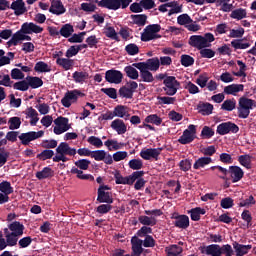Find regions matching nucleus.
<instances>
[{"label": "nucleus", "mask_w": 256, "mask_h": 256, "mask_svg": "<svg viewBox=\"0 0 256 256\" xmlns=\"http://www.w3.org/2000/svg\"><path fill=\"white\" fill-rule=\"evenodd\" d=\"M23 231H25V226L19 221H14L8 224V227L4 228L7 245H9V247H15L19 238L23 235Z\"/></svg>", "instance_id": "nucleus-1"}, {"label": "nucleus", "mask_w": 256, "mask_h": 256, "mask_svg": "<svg viewBox=\"0 0 256 256\" xmlns=\"http://www.w3.org/2000/svg\"><path fill=\"white\" fill-rule=\"evenodd\" d=\"M215 41V36L212 33H206L204 36L201 35H193L189 38V45L194 47V49H206L207 47H211V43Z\"/></svg>", "instance_id": "nucleus-2"}, {"label": "nucleus", "mask_w": 256, "mask_h": 256, "mask_svg": "<svg viewBox=\"0 0 256 256\" xmlns=\"http://www.w3.org/2000/svg\"><path fill=\"white\" fill-rule=\"evenodd\" d=\"M66 155L74 157V155H77V149L71 148L66 142H61L56 148V156L53 158V161L55 163H59L60 161L67 163L69 158Z\"/></svg>", "instance_id": "nucleus-3"}, {"label": "nucleus", "mask_w": 256, "mask_h": 256, "mask_svg": "<svg viewBox=\"0 0 256 256\" xmlns=\"http://www.w3.org/2000/svg\"><path fill=\"white\" fill-rule=\"evenodd\" d=\"M256 108V101L250 98L241 97L238 102V117L240 119H247L251 110Z\"/></svg>", "instance_id": "nucleus-4"}, {"label": "nucleus", "mask_w": 256, "mask_h": 256, "mask_svg": "<svg viewBox=\"0 0 256 256\" xmlns=\"http://www.w3.org/2000/svg\"><path fill=\"white\" fill-rule=\"evenodd\" d=\"M133 0H101L98 2V7H104L110 11H119V9H127Z\"/></svg>", "instance_id": "nucleus-5"}, {"label": "nucleus", "mask_w": 256, "mask_h": 256, "mask_svg": "<svg viewBox=\"0 0 256 256\" xmlns=\"http://www.w3.org/2000/svg\"><path fill=\"white\" fill-rule=\"evenodd\" d=\"M145 175L144 171H135L131 175L123 177L121 173L116 172L114 174V179L116 185H133L139 179L140 177H143Z\"/></svg>", "instance_id": "nucleus-6"}, {"label": "nucleus", "mask_w": 256, "mask_h": 256, "mask_svg": "<svg viewBox=\"0 0 256 256\" xmlns=\"http://www.w3.org/2000/svg\"><path fill=\"white\" fill-rule=\"evenodd\" d=\"M159 31H161V25H148L141 34V41L147 42L153 41V39H161V35L157 34Z\"/></svg>", "instance_id": "nucleus-7"}, {"label": "nucleus", "mask_w": 256, "mask_h": 256, "mask_svg": "<svg viewBox=\"0 0 256 256\" xmlns=\"http://www.w3.org/2000/svg\"><path fill=\"white\" fill-rule=\"evenodd\" d=\"M162 79H164L163 84L166 95H169L170 97L175 95L179 87H181L177 78H175V76H167L165 78L162 77Z\"/></svg>", "instance_id": "nucleus-8"}, {"label": "nucleus", "mask_w": 256, "mask_h": 256, "mask_svg": "<svg viewBox=\"0 0 256 256\" xmlns=\"http://www.w3.org/2000/svg\"><path fill=\"white\" fill-rule=\"evenodd\" d=\"M54 128L53 131L55 135H63V133H67L69 129H71V123H69V118L59 116L54 120Z\"/></svg>", "instance_id": "nucleus-9"}, {"label": "nucleus", "mask_w": 256, "mask_h": 256, "mask_svg": "<svg viewBox=\"0 0 256 256\" xmlns=\"http://www.w3.org/2000/svg\"><path fill=\"white\" fill-rule=\"evenodd\" d=\"M195 137H197V127L190 124L188 129L183 131V134L178 139V143L181 145H189V143H193V141H195Z\"/></svg>", "instance_id": "nucleus-10"}, {"label": "nucleus", "mask_w": 256, "mask_h": 256, "mask_svg": "<svg viewBox=\"0 0 256 256\" xmlns=\"http://www.w3.org/2000/svg\"><path fill=\"white\" fill-rule=\"evenodd\" d=\"M111 188L107 185H100L98 188V203H108L111 205L113 203V195L111 194Z\"/></svg>", "instance_id": "nucleus-11"}, {"label": "nucleus", "mask_w": 256, "mask_h": 256, "mask_svg": "<svg viewBox=\"0 0 256 256\" xmlns=\"http://www.w3.org/2000/svg\"><path fill=\"white\" fill-rule=\"evenodd\" d=\"M45 135V131L40 130L38 132L30 131L26 133H22L18 136V139H20L22 145H29L31 141H35L37 139H41Z\"/></svg>", "instance_id": "nucleus-12"}, {"label": "nucleus", "mask_w": 256, "mask_h": 256, "mask_svg": "<svg viewBox=\"0 0 256 256\" xmlns=\"http://www.w3.org/2000/svg\"><path fill=\"white\" fill-rule=\"evenodd\" d=\"M20 41H31V36L27 35L24 31L23 28L21 27V29L19 31H17L16 33H14L11 37V39L7 42V45L9 47H12V45L14 47H16V45H19Z\"/></svg>", "instance_id": "nucleus-13"}, {"label": "nucleus", "mask_w": 256, "mask_h": 256, "mask_svg": "<svg viewBox=\"0 0 256 256\" xmlns=\"http://www.w3.org/2000/svg\"><path fill=\"white\" fill-rule=\"evenodd\" d=\"M81 92L79 90H71L65 93L64 97L61 100L63 107L69 108L77 99H79Z\"/></svg>", "instance_id": "nucleus-14"}, {"label": "nucleus", "mask_w": 256, "mask_h": 256, "mask_svg": "<svg viewBox=\"0 0 256 256\" xmlns=\"http://www.w3.org/2000/svg\"><path fill=\"white\" fill-rule=\"evenodd\" d=\"M219 135H227L228 133H239V126L232 122H224L217 126Z\"/></svg>", "instance_id": "nucleus-15"}, {"label": "nucleus", "mask_w": 256, "mask_h": 256, "mask_svg": "<svg viewBox=\"0 0 256 256\" xmlns=\"http://www.w3.org/2000/svg\"><path fill=\"white\" fill-rule=\"evenodd\" d=\"M161 148H146L141 150L140 157L145 161H150V159H155L157 161L159 155H161Z\"/></svg>", "instance_id": "nucleus-16"}, {"label": "nucleus", "mask_w": 256, "mask_h": 256, "mask_svg": "<svg viewBox=\"0 0 256 256\" xmlns=\"http://www.w3.org/2000/svg\"><path fill=\"white\" fill-rule=\"evenodd\" d=\"M105 79L108 83L119 85L123 81V73L119 70H108L105 73Z\"/></svg>", "instance_id": "nucleus-17"}, {"label": "nucleus", "mask_w": 256, "mask_h": 256, "mask_svg": "<svg viewBox=\"0 0 256 256\" xmlns=\"http://www.w3.org/2000/svg\"><path fill=\"white\" fill-rule=\"evenodd\" d=\"M136 65H139L148 71H158L161 63L159 62V58H151L146 62L136 63Z\"/></svg>", "instance_id": "nucleus-18"}, {"label": "nucleus", "mask_w": 256, "mask_h": 256, "mask_svg": "<svg viewBox=\"0 0 256 256\" xmlns=\"http://www.w3.org/2000/svg\"><path fill=\"white\" fill-rule=\"evenodd\" d=\"M49 11L53 15L59 16V15H64V13L67 12V8H65V5H63V2H61V0H52Z\"/></svg>", "instance_id": "nucleus-19"}, {"label": "nucleus", "mask_w": 256, "mask_h": 256, "mask_svg": "<svg viewBox=\"0 0 256 256\" xmlns=\"http://www.w3.org/2000/svg\"><path fill=\"white\" fill-rule=\"evenodd\" d=\"M228 173L232 179V183H239L243 179V175H245V172L239 166H230Z\"/></svg>", "instance_id": "nucleus-20"}, {"label": "nucleus", "mask_w": 256, "mask_h": 256, "mask_svg": "<svg viewBox=\"0 0 256 256\" xmlns=\"http://www.w3.org/2000/svg\"><path fill=\"white\" fill-rule=\"evenodd\" d=\"M22 31L26 33V35H33V33H43V27L33 23V22H25L21 26Z\"/></svg>", "instance_id": "nucleus-21"}, {"label": "nucleus", "mask_w": 256, "mask_h": 256, "mask_svg": "<svg viewBox=\"0 0 256 256\" xmlns=\"http://www.w3.org/2000/svg\"><path fill=\"white\" fill-rule=\"evenodd\" d=\"M133 67H136L140 71V77L144 83H153L155 81V77H153V73H151L146 68H143V66H140L139 64H133Z\"/></svg>", "instance_id": "nucleus-22"}, {"label": "nucleus", "mask_w": 256, "mask_h": 256, "mask_svg": "<svg viewBox=\"0 0 256 256\" xmlns=\"http://www.w3.org/2000/svg\"><path fill=\"white\" fill-rule=\"evenodd\" d=\"M26 119H30V125L35 127L39 123V112L33 107H28L24 112Z\"/></svg>", "instance_id": "nucleus-23"}, {"label": "nucleus", "mask_w": 256, "mask_h": 256, "mask_svg": "<svg viewBox=\"0 0 256 256\" xmlns=\"http://www.w3.org/2000/svg\"><path fill=\"white\" fill-rule=\"evenodd\" d=\"M111 129L116 131L118 135H125L127 133V125L121 119H115L111 122Z\"/></svg>", "instance_id": "nucleus-24"}, {"label": "nucleus", "mask_w": 256, "mask_h": 256, "mask_svg": "<svg viewBox=\"0 0 256 256\" xmlns=\"http://www.w3.org/2000/svg\"><path fill=\"white\" fill-rule=\"evenodd\" d=\"M9 9H12V11H14V15L17 16L27 13V8L25 7V2L23 0H16L12 2Z\"/></svg>", "instance_id": "nucleus-25"}, {"label": "nucleus", "mask_w": 256, "mask_h": 256, "mask_svg": "<svg viewBox=\"0 0 256 256\" xmlns=\"http://www.w3.org/2000/svg\"><path fill=\"white\" fill-rule=\"evenodd\" d=\"M72 78L76 83L83 85V83H87V81H89L90 76L89 72L78 70L72 74Z\"/></svg>", "instance_id": "nucleus-26"}, {"label": "nucleus", "mask_w": 256, "mask_h": 256, "mask_svg": "<svg viewBox=\"0 0 256 256\" xmlns=\"http://www.w3.org/2000/svg\"><path fill=\"white\" fill-rule=\"evenodd\" d=\"M72 175H76L77 179H81L82 181H95V177L91 174L83 173V170L77 167H72L70 170Z\"/></svg>", "instance_id": "nucleus-27"}, {"label": "nucleus", "mask_w": 256, "mask_h": 256, "mask_svg": "<svg viewBox=\"0 0 256 256\" xmlns=\"http://www.w3.org/2000/svg\"><path fill=\"white\" fill-rule=\"evenodd\" d=\"M245 90V86L243 84H231L224 87V93L226 95H234L236 96L237 93H241Z\"/></svg>", "instance_id": "nucleus-28"}, {"label": "nucleus", "mask_w": 256, "mask_h": 256, "mask_svg": "<svg viewBox=\"0 0 256 256\" xmlns=\"http://www.w3.org/2000/svg\"><path fill=\"white\" fill-rule=\"evenodd\" d=\"M174 225L175 227H178V229H187L189 227V216L187 215H179V216H173Z\"/></svg>", "instance_id": "nucleus-29"}, {"label": "nucleus", "mask_w": 256, "mask_h": 256, "mask_svg": "<svg viewBox=\"0 0 256 256\" xmlns=\"http://www.w3.org/2000/svg\"><path fill=\"white\" fill-rule=\"evenodd\" d=\"M114 115L115 117H119L120 119H129L131 115L129 114V108L127 106L118 105L114 108Z\"/></svg>", "instance_id": "nucleus-30"}, {"label": "nucleus", "mask_w": 256, "mask_h": 256, "mask_svg": "<svg viewBox=\"0 0 256 256\" xmlns=\"http://www.w3.org/2000/svg\"><path fill=\"white\" fill-rule=\"evenodd\" d=\"M233 249L235 250L236 256H244L251 251V245L239 244V242H233Z\"/></svg>", "instance_id": "nucleus-31"}, {"label": "nucleus", "mask_w": 256, "mask_h": 256, "mask_svg": "<svg viewBox=\"0 0 256 256\" xmlns=\"http://www.w3.org/2000/svg\"><path fill=\"white\" fill-rule=\"evenodd\" d=\"M132 243V250H133V255L134 256H139L141 253H143V240L133 237L131 239Z\"/></svg>", "instance_id": "nucleus-32"}, {"label": "nucleus", "mask_w": 256, "mask_h": 256, "mask_svg": "<svg viewBox=\"0 0 256 256\" xmlns=\"http://www.w3.org/2000/svg\"><path fill=\"white\" fill-rule=\"evenodd\" d=\"M105 147L108 151H119L122 147H125L124 143H121L115 139H108L104 142Z\"/></svg>", "instance_id": "nucleus-33"}, {"label": "nucleus", "mask_w": 256, "mask_h": 256, "mask_svg": "<svg viewBox=\"0 0 256 256\" xmlns=\"http://www.w3.org/2000/svg\"><path fill=\"white\" fill-rule=\"evenodd\" d=\"M56 63L59 67H63L65 71L73 69V65H75V61L69 58H57Z\"/></svg>", "instance_id": "nucleus-34"}, {"label": "nucleus", "mask_w": 256, "mask_h": 256, "mask_svg": "<svg viewBox=\"0 0 256 256\" xmlns=\"http://www.w3.org/2000/svg\"><path fill=\"white\" fill-rule=\"evenodd\" d=\"M211 163H213V159L211 157H201L195 161L193 168L203 169L204 167H207V165H211Z\"/></svg>", "instance_id": "nucleus-35"}, {"label": "nucleus", "mask_w": 256, "mask_h": 256, "mask_svg": "<svg viewBox=\"0 0 256 256\" xmlns=\"http://www.w3.org/2000/svg\"><path fill=\"white\" fill-rule=\"evenodd\" d=\"M138 221L139 223H141V225H146V227H154V225H157V218H155V216H139L138 217Z\"/></svg>", "instance_id": "nucleus-36"}, {"label": "nucleus", "mask_w": 256, "mask_h": 256, "mask_svg": "<svg viewBox=\"0 0 256 256\" xmlns=\"http://www.w3.org/2000/svg\"><path fill=\"white\" fill-rule=\"evenodd\" d=\"M165 252L167 253L166 256H181V253H183V248L181 246L173 244L167 246L165 248Z\"/></svg>", "instance_id": "nucleus-37"}, {"label": "nucleus", "mask_w": 256, "mask_h": 256, "mask_svg": "<svg viewBox=\"0 0 256 256\" xmlns=\"http://www.w3.org/2000/svg\"><path fill=\"white\" fill-rule=\"evenodd\" d=\"M26 81L28 82V87L32 89H39V87H43V80L39 77H26Z\"/></svg>", "instance_id": "nucleus-38"}, {"label": "nucleus", "mask_w": 256, "mask_h": 256, "mask_svg": "<svg viewBox=\"0 0 256 256\" xmlns=\"http://www.w3.org/2000/svg\"><path fill=\"white\" fill-rule=\"evenodd\" d=\"M124 72L126 73L127 77H129V79H139V71H137V67L133 66V64L131 66H126L124 68Z\"/></svg>", "instance_id": "nucleus-39"}, {"label": "nucleus", "mask_w": 256, "mask_h": 256, "mask_svg": "<svg viewBox=\"0 0 256 256\" xmlns=\"http://www.w3.org/2000/svg\"><path fill=\"white\" fill-rule=\"evenodd\" d=\"M231 19H237V21H241V19H245L247 17V10L243 8L235 9L230 14Z\"/></svg>", "instance_id": "nucleus-40"}, {"label": "nucleus", "mask_w": 256, "mask_h": 256, "mask_svg": "<svg viewBox=\"0 0 256 256\" xmlns=\"http://www.w3.org/2000/svg\"><path fill=\"white\" fill-rule=\"evenodd\" d=\"M206 255L221 256V246L218 244L208 245L205 249Z\"/></svg>", "instance_id": "nucleus-41"}, {"label": "nucleus", "mask_w": 256, "mask_h": 256, "mask_svg": "<svg viewBox=\"0 0 256 256\" xmlns=\"http://www.w3.org/2000/svg\"><path fill=\"white\" fill-rule=\"evenodd\" d=\"M53 175L54 172L49 167H45L43 170L36 173V177L39 179V181H42V179H49V177H53Z\"/></svg>", "instance_id": "nucleus-42"}, {"label": "nucleus", "mask_w": 256, "mask_h": 256, "mask_svg": "<svg viewBox=\"0 0 256 256\" xmlns=\"http://www.w3.org/2000/svg\"><path fill=\"white\" fill-rule=\"evenodd\" d=\"M73 33H75V29L71 24H65L60 29V35L62 37H65V39H69V37L73 35Z\"/></svg>", "instance_id": "nucleus-43"}, {"label": "nucleus", "mask_w": 256, "mask_h": 256, "mask_svg": "<svg viewBox=\"0 0 256 256\" xmlns=\"http://www.w3.org/2000/svg\"><path fill=\"white\" fill-rule=\"evenodd\" d=\"M169 8H170L168 12L169 16L183 12V6L179 5V2L177 1L169 2Z\"/></svg>", "instance_id": "nucleus-44"}, {"label": "nucleus", "mask_w": 256, "mask_h": 256, "mask_svg": "<svg viewBox=\"0 0 256 256\" xmlns=\"http://www.w3.org/2000/svg\"><path fill=\"white\" fill-rule=\"evenodd\" d=\"M206 211L203 208L197 207L190 210V217L192 221H199L201 215H205Z\"/></svg>", "instance_id": "nucleus-45"}, {"label": "nucleus", "mask_w": 256, "mask_h": 256, "mask_svg": "<svg viewBox=\"0 0 256 256\" xmlns=\"http://www.w3.org/2000/svg\"><path fill=\"white\" fill-rule=\"evenodd\" d=\"M0 191L6 195V197H9L11 193H13V188L11 187V182L9 181H3L0 183Z\"/></svg>", "instance_id": "nucleus-46"}, {"label": "nucleus", "mask_w": 256, "mask_h": 256, "mask_svg": "<svg viewBox=\"0 0 256 256\" xmlns=\"http://www.w3.org/2000/svg\"><path fill=\"white\" fill-rule=\"evenodd\" d=\"M235 107H237V102L234 99L225 100L221 105L223 111H233Z\"/></svg>", "instance_id": "nucleus-47"}, {"label": "nucleus", "mask_w": 256, "mask_h": 256, "mask_svg": "<svg viewBox=\"0 0 256 256\" xmlns=\"http://www.w3.org/2000/svg\"><path fill=\"white\" fill-rule=\"evenodd\" d=\"M34 70L37 73H49L51 71V67H49L47 63L40 61L36 63Z\"/></svg>", "instance_id": "nucleus-48"}, {"label": "nucleus", "mask_w": 256, "mask_h": 256, "mask_svg": "<svg viewBox=\"0 0 256 256\" xmlns=\"http://www.w3.org/2000/svg\"><path fill=\"white\" fill-rule=\"evenodd\" d=\"M131 19L135 25H139V27H143L145 23H147V16L140 14V15H131Z\"/></svg>", "instance_id": "nucleus-49"}, {"label": "nucleus", "mask_w": 256, "mask_h": 256, "mask_svg": "<svg viewBox=\"0 0 256 256\" xmlns=\"http://www.w3.org/2000/svg\"><path fill=\"white\" fill-rule=\"evenodd\" d=\"M145 123H152V125L159 126L163 123V119H161V117L157 116V114H151L145 118Z\"/></svg>", "instance_id": "nucleus-50"}, {"label": "nucleus", "mask_w": 256, "mask_h": 256, "mask_svg": "<svg viewBox=\"0 0 256 256\" xmlns=\"http://www.w3.org/2000/svg\"><path fill=\"white\" fill-rule=\"evenodd\" d=\"M231 46L235 49H249L251 44L249 42H243V40H232Z\"/></svg>", "instance_id": "nucleus-51"}, {"label": "nucleus", "mask_w": 256, "mask_h": 256, "mask_svg": "<svg viewBox=\"0 0 256 256\" xmlns=\"http://www.w3.org/2000/svg\"><path fill=\"white\" fill-rule=\"evenodd\" d=\"M128 165L133 171H139V169H143V160L132 159L129 161Z\"/></svg>", "instance_id": "nucleus-52"}, {"label": "nucleus", "mask_w": 256, "mask_h": 256, "mask_svg": "<svg viewBox=\"0 0 256 256\" xmlns=\"http://www.w3.org/2000/svg\"><path fill=\"white\" fill-rule=\"evenodd\" d=\"M238 161L242 167H245L246 169H251V156L249 155H241L238 158Z\"/></svg>", "instance_id": "nucleus-53"}, {"label": "nucleus", "mask_w": 256, "mask_h": 256, "mask_svg": "<svg viewBox=\"0 0 256 256\" xmlns=\"http://www.w3.org/2000/svg\"><path fill=\"white\" fill-rule=\"evenodd\" d=\"M13 89L16 91H28L29 90V83L27 80H22L13 84Z\"/></svg>", "instance_id": "nucleus-54"}, {"label": "nucleus", "mask_w": 256, "mask_h": 256, "mask_svg": "<svg viewBox=\"0 0 256 256\" xmlns=\"http://www.w3.org/2000/svg\"><path fill=\"white\" fill-rule=\"evenodd\" d=\"M74 165L76 168L81 169L82 171H87V169H89V165H91V161L87 159H80L77 160Z\"/></svg>", "instance_id": "nucleus-55"}, {"label": "nucleus", "mask_w": 256, "mask_h": 256, "mask_svg": "<svg viewBox=\"0 0 256 256\" xmlns=\"http://www.w3.org/2000/svg\"><path fill=\"white\" fill-rule=\"evenodd\" d=\"M199 112L202 115H211L213 113V104L204 103L199 106Z\"/></svg>", "instance_id": "nucleus-56"}, {"label": "nucleus", "mask_w": 256, "mask_h": 256, "mask_svg": "<svg viewBox=\"0 0 256 256\" xmlns=\"http://www.w3.org/2000/svg\"><path fill=\"white\" fill-rule=\"evenodd\" d=\"M87 142L90 145H93V147H96L97 149H101V147H103V141L101 140V138L96 137V136H90L87 139Z\"/></svg>", "instance_id": "nucleus-57"}, {"label": "nucleus", "mask_w": 256, "mask_h": 256, "mask_svg": "<svg viewBox=\"0 0 256 256\" xmlns=\"http://www.w3.org/2000/svg\"><path fill=\"white\" fill-rule=\"evenodd\" d=\"M55 155V152L53 150H44L40 154L37 155V159H40V161H47V159H51Z\"/></svg>", "instance_id": "nucleus-58"}, {"label": "nucleus", "mask_w": 256, "mask_h": 256, "mask_svg": "<svg viewBox=\"0 0 256 256\" xmlns=\"http://www.w3.org/2000/svg\"><path fill=\"white\" fill-rule=\"evenodd\" d=\"M200 55L204 59H213L215 57V51L213 49H210L209 47L200 49Z\"/></svg>", "instance_id": "nucleus-59"}, {"label": "nucleus", "mask_w": 256, "mask_h": 256, "mask_svg": "<svg viewBox=\"0 0 256 256\" xmlns=\"http://www.w3.org/2000/svg\"><path fill=\"white\" fill-rule=\"evenodd\" d=\"M8 123H9V129L11 131H14V129H19V127H21V118L12 117L9 119Z\"/></svg>", "instance_id": "nucleus-60"}, {"label": "nucleus", "mask_w": 256, "mask_h": 256, "mask_svg": "<svg viewBox=\"0 0 256 256\" xmlns=\"http://www.w3.org/2000/svg\"><path fill=\"white\" fill-rule=\"evenodd\" d=\"M87 35L86 32H80L79 34H73L69 39V43H83V39Z\"/></svg>", "instance_id": "nucleus-61"}, {"label": "nucleus", "mask_w": 256, "mask_h": 256, "mask_svg": "<svg viewBox=\"0 0 256 256\" xmlns=\"http://www.w3.org/2000/svg\"><path fill=\"white\" fill-rule=\"evenodd\" d=\"M125 51L128 55H131V56L137 55V54H139V46H137V44H133V43L128 44L125 47Z\"/></svg>", "instance_id": "nucleus-62"}, {"label": "nucleus", "mask_w": 256, "mask_h": 256, "mask_svg": "<svg viewBox=\"0 0 256 256\" xmlns=\"http://www.w3.org/2000/svg\"><path fill=\"white\" fill-rule=\"evenodd\" d=\"M119 95L125 99L133 98V92L127 86H123L119 89Z\"/></svg>", "instance_id": "nucleus-63"}, {"label": "nucleus", "mask_w": 256, "mask_h": 256, "mask_svg": "<svg viewBox=\"0 0 256 256\" xmlns=\"http://www.w3.org/2000/svg\"><path fill=\"white\" fill-rule=\"evenodd\" d=\"M221 255L234 256L235 251H233V247L231 245L225 244L221 246Z\"/></svg>", "instance_id": "nucleus-64"}]
</instances>
